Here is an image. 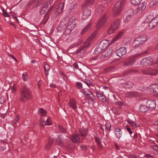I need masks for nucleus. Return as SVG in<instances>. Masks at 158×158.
I'll use <instances>...</instances> for the list:
<instances>
[{"mask_svg": "<svg viewBox=\"0 0 158 158\" xmlns=\"http://www.w3.org/2000/svg\"><path fill=\"white\" fill-rule=\"evenodd\" d=\"M20 100L22 102H25L31 97V93L30 89L25 86L21 89Z\"/></svg>", "mask_w": 158, "mask_h": 158, "instance_id": "nucleus-1", "label": "nucleus"}, {"mask_svg": "<svg viewBox=\"0 0 158 158\" xmlns=\"http://www.w3.org/2000/svg\"><path fill=\"white\" fill-rule=\"evenodd\" d=\"M125 3V0H119L115 3L113 9V13L114 16H117L121 12Z\"/></svg>", "mask_w": 158, "mask_h": 158, "instance_id": "nucleus-2", "label": "nucleus"}, {"mask_svg": "<svg viewBox=\"0 0 158 158\" xmlns=\"http://www.w3.org/2000/svg\"><path fill=\"white\" fill-rule=\"evenodd\" d=\"M76 17H72L68 23L67 28L65 31L64 34L66 35L69 34L74 29L76 25L75 21L76 20Z\"/></svg>", "mask_w": 158, "mask_h": 158, "instance_id": "nucleus-3", "label": "nucleus"}, {"mask_svg": "<svg viewBox=\"0 0 158 158\" xmlns=\"http://www.w3.org/2000/svg\"><path fill=\"white\" fill-rule=\"evenodd\" d=\"M142 72L145 75L155 76L158 74V70L154 68H148L143 69Z\"/></svg>", "mask_w": 158, "mask_h": 158, "instance_id": "nucleus-4", "label": "nucleus"}, {"mask_svg": "<svg viewBox=\"0 0 158 158\" xmlns=\"http://www.w3.org/2000/svg\"><path fill=\"white\" fill-rule=\"evenodd\" d=\"M107 20V16L106 14H104L100 18L97 23L96 27L97 30H99L102 27L105 26Z\"/></svg>", "mask_w": 158, "mask_h": 158, "instance_id": "nucleus-5", "label": "nucleus"}, {"mask_svg": "<svg viewBox=\"0 0 158 158\" xmlns=\"http://www.w3.org/2000/svg\"><path fill=\"white\" fill-rule=\"evenodd\" d=\"M146 102L145 99L139 98V104L140 105L139 107V110L140 111L142 112H145L148 110L147 105L145 106L143 104L146 103Z\"/></svg>", "mask_w": 158, "mask_h": 158, "instance_id": "nucleus-6", "label": "nucleus"}, {"mask_svg": "<svg viewBox=\"0 0 158 158\" xmlns=\"http://www.w3.org/2000/svg\"><path fill=\"white\" fill-rule=\"evenodd\" d=\"M153 60L151 57H147L143 59L140 62L142 66H147L153 64Z\"/></svg>", "mask_w": 158, "mask_h": 158, "instance_id": "nucleus-7", "label": "nucleus"}, {"mask_svg": "<svg viewBox=\"0 0 158 158\" xmlns=\"http://www.w3.org/2000/svg\"><path fill=\"white\" fill-rule=\"evenodd\" d=\"M87 7L83 6V10L82 19L83 20L87 19L89 18L91 15V11L89 9L87 8Z\"/></svg>", "mask_w": 158, "mask_h": 158, "instance_id": "nucleus-8", "label": "nucleus"}, {"mask_svg": "<svg viewBox=\"0 0 158 158\" xmlns=\"http://www.w3.org/2000/svg\"><path fill=\"white\" fill-rule=\"evenodd\" d=\"M149 26L151 29L155 28L158 27V15L152 18L149 22Z\"/></svg>", "mask_w": 158, "mask_h": 158, "instance_id": "nucleus-9", "label": "nucleus"}, {"mask_svg": "<svg viewBox=\"0 0 158 158\" xmlns=\"http://www.w3.org/2000/svg\"><path fill=\"white\" fill-rule=\"evenodd\" d=\"M78 105L77 101L74 98L70 99L68 102L69 107L74 110H76Z\"/></svg>", "mask_w": 158, "mask_h": 158, "instance_id": "nucleus-10", "label": "nucleus"}, {"mask_svg": "<svg viewBox=\"0 0 158 158\" xmlns=\"http://www.w3.org/2000/svg\"><path fill=\"white\" fill-rule=\"evenodd\" d=\"M95 94L98 99L101 102H104L107 101V98L104 94L103 92L97 91L95 92Z\"/></svg>", "mask_w": 158, "mask_h": 158, "instance_id": "nucleus-11", "label": "nucleus"}, {"mask_svg": "<svg viewBox=\"0 0 158 158\" xmlns=\"http://www.w3.org/2000/svg\"><path fill=\"white\" fill-rule=\"evenodd\" d=\"M70 13L71 12L75 13L77 15L79 11L78 9V5L76 3H74L70 6L69 9L68 11Z\"/></svg>", "mask_w": 158, "mask_h": 158, "instance_id": "nucleus-12", "label": "nucleus"}, {"mask_svg": "<svg viewBox=\"0 0 158 158\" xmlns=\"http://www.w3.org/2000/svg\"><path fill=\"white\" fill-rule=\"evenodd\" d=\"M52 1H48L46 3H45L43 6L41 8L40 10V14L41 15L44 14L46 12L47 7L50 5L52 3Z\"/></svg>", "mask_w": 158, "mask_h": 158, "instance_id": "nucleus-13", "label": "nucleus"}, {"mask_svg": "<svg viewBox=\"0 0 158 158\" xmlns=\"http://www.w3.org/2000/svg\"><path fill=\"white\" fill-rule=\"evenodd\" d=\"M117 56L121 57L125 55L127 52V49L126 47H121L115 51Z\"/></svg>", "mask_w": 158, "mask_h": 158, "instance_id": "nucleus-14", "label": "nucleus"}, {"mask_svg": "<svg viewBox=\"0 0 158 158\" xmlns=\"http://www.w3.org/2000/svg\"><path fill=\"white\" fill-rule=\"evenodd\" d=\"M148 110H152L156 108V105L154 100H149L146 102Z\"/></svg>", "mask_w": 158, "mask_h": 158, "instance_id": "nucleus-15", "label": "nucleus"}, {"mask_svg": "<svg viewBox=\"0 0 158 158\" xmlns=\"http://www.w3.org/2000/svg\"><path fill=\"white\" fill-rule=\"evenodd\" d=\"M151 92L155 94L158 93V84L157 83L151 84L149 87Z\"/></svg>", "mask_w": 158, "mask_h": 158, "instance_id": "nucleus-16", "label": "nucleus"}, {"mask_svg": "<svg viewBox=\"0 0 158 158\" xmlns=\"http://www.w3.org/2000/svg\"><path fill=\"white\" fill-rule=\"evenodd\" d=\"M114 133L115 136L119 139L122 135V132L121 129L118 127H115L114 130Z\"/></svg>", "mask_w": 158, "mask_h": 158, "instance_id": "nucleus-17", "label": "nucleus"}, {"mask_svg": "<svg viewBox=\"0 0 158 158\" xmlns=\"http://www.w3.org/2000/svg\"><path fill=\"white\" fill-rule=\"evenodd\" d=\"M124 34V32L122 31L119 32L116 35V36L111 40L110 43L112 44L113 42L118 40L121 39L123 36Z\"/></svg>", "mask_w": 158, "mask_h": 158, "instance_id": "nucleus-18", "label": "nucleus"}, {"mask_svg": "<svg viewBox=\"0 0 158 158\" xmlns=\"http://www.w3.org/2000/svg\"><path fill=\"white\" fill-rule=\"evenodd\" d=\"M64 2H61L56 8L55 14L57 15L61 13L64 9Z\"/></svg>", "mask_w": 158, "mask_h": 158, "instance_id": "nucleus-19", "label": "nucleus"}, {"mask_svg": "<svg viewBox=\"0 0 158 158\" xmlns=\"http://www.w3.org/2000/svg\"><path fill=\"white\" fill-rule=\"evenodd\" d=\"M87 135V130L86 129H81L80 130L78 133V135L82 137L84 139L85 138Z\"/></svg>", "mask_w": 158, "mask_h": 158, "instance_id": "nucleus-20", "label": "nucleus"}, {"mask_svg": "<svg viewBox=\"0 0 158 158\" xmlns=\"http://www.w3.org/2000/svg\"><path fill=\"white\" fill-rule=\"evenodd\" d=\"M147 37L144 34L140 35L139 36V44L142 45L147 40Z\"/></svg>", "mask_w": 158, "mask_h": 158, "instance_id": "nucleus-21", "label": "nucleus"}, {"mask_svg": "<svg viewBox=\"0 0 158 158\" xmlns=\"http://www.w3.org/2000/svg\"><path fill=\"white\" fill-rule=\"evenodd\" d=\"M152 17V15H150L147 17L146 19L144 21H143V19H145V17L143 19V17H141L139 19V20L140 21V22L142 23H146L148 22L149 23L150 21L151 20L150 19H151Z\"/></svg>", "mask_w": 158, "mask_h": 158, "instance_id": "nucleus-22", "label": "nucleus"}, {"mask_svg": "<svg viewBox=\"0 0 158 158\" xmlns=\"http://www.w3.org/2000/svg\"><path fill=\"white\" fill-rule=\"evenodd\" d=\"M51 124V122L48 120V118L46 121L42 118L40 119V126L41 127H44L46 125H50Z\"/></svg>", "mask_w": 158, "mask_h": 158, "instance_id": "nucleus-23", "label": "nucleus"}, {"mask_svg": "<svg viewBox=\"0 0 158 158\" xmlns=\"http://www.w3.org/2000/svg\"><path fill=\"white\" fill-rule=\"evenodd\" d=\"M95 0H86L85 3L83 6L88 7H91L94 4Z\"/></svg>", "mask_w": 158, "mask_h": 158, "instance_id": "nucleus-24", "label": "nucleus"}, {"mask_svg": "<svg viewBox=\"0 0 158 158\" xmlns=\"http://www.w3.org/2000/svg\"><path fill=\"white\" fill-rule=\"evenodd\" d=\"M146 4L144 2H140L139 3V12L140 10L142 11H144L146 9Z\"/></svg>", "mask_w": 158, "mask_h": 158, "instance_id": "nucleus-25", "label": "nucleus"}, {"mask_svg": "<svg viewBox=\"0 0 158 158\" xmlns=\"http://www.w3.org/2000/svg\"><path fill=\"white\" fill-rule=\"evenodd\" d=\"M72 141L74 143H79L80 141V139L78 136L76 134L73 135L71 136Z\"/></svg>", "mask_w": 158, "mask_h": 158, "instance_id": "nucleus-26", "label": "nucleus"}, {"mask_svg": "<svg viewBox=\"0 0 158 158\" xmlns=\"http://www.w3.org/2000/svg\"><path fill=\"white\" fill-rule=\"evenodd\" d=\"M119 23V20L118 19H116L113 22V23L111 24V26L117 30L118 27Z\"/></svg>", "mask_w": 158, "mask_h": 158, "instance_id": "nucleus-27", "label": "nucleus"}, {"mask_svg": "<svg viewBox=\"0 0 158 158\" xmlns=\"http://www.w3.org/2000/svg\"><path fill=\"white\" fill-rule=\"evenodd\" d=\"M95 139L96 143L98 144V146L99 149H101L102 148L103 145L101 143L100 139L95 136Z\"/></svg>", "mask_w": 158, "mask_h": 158, "instance_id": "nucleus-28", "label": "nucleus"}, {"mask_svg": "<svg viewBox=\"0 0 158 158\" xmlns=\"http://www.w3.org/2000/svg\"><path fill=\"white\" fill-rule=\"evenodd\" d=\"M133 18L129 16L128 15L125 14L123 16V21L125 23L129 22Z\"/></svg>", "mask_w": 158, "mask_h": 158, "instance_id": "nucleus-29", "label": "nucleus"}, {"mask_svg": "<svg viewBox=\"0 0 158 158\" xmlns=\"http://www.w3.org/2000/svg\"><path fill=\"white\" fill-rule=\"evenodd\" d=\"M136 60H137L134 58L131 59L126 61L125 64L127 66L131 65L134 64Z\"/></svg>", "mask_w": 158, "mask_h": 158, "instance_id": "nucleus-30", "label": "nucleus"}, {"mask_svg": "<svg viewBox=\"0 0 158 158\" xmlns=\"http://www.w3.org/2000/svg\"><path fill=\"white\" fill-rule=\"evenodd\" d=\"M117 30L111 25L110 26L108 29L107 30V33L109 35L113 33L116 30Z\"/></svg>", "mask_w": 158, "mask_h": 158, "instance_id": "nucleus-31", "label": "nucleus"}, {"mask_svg": "<svg viewBox=\"0 0 158 158\" xmlns=\"http://www.w3.org/2000/svg\"><path fill=\"white\" fill-rule=\"evenodd\" d=\"M125 14H127V15H128L129 16L132 18H133L134 16L135 15L133 10L131 9L128 10L125 13Z\"/></svg>", "mask_w": 158, "mask_h": 158, "instance_id": "nucleus-32", "label": "nucleus"}, {"mask_svg": "<svg viewBox=\"0 0 158 158\" xmlns=\"http://www.w3.org/2000/svg\"><path fill=\"white\" fill-rule=\"evenodd\" d=\"M92 23L89 22L88 24L82 29L81 33H85L88 30L92 25Z\"/></svg>", "mask_w": 158, "mask_h": 158, "instance_id": "nucleus-33", "label": "nucleus"}, {"mask_svg": "<svg viewBox=\"0 0 158 158\" xmlns=\"http://www.w3.org/2000/svg\"><path fill=\"white\" fill-rule=\"evenodd\" d=\"M102 50V47L100 46L96 47L95 49L94 53L98 55L101 52Z\"/></svg>", "mask_w": 158, "mask_h": 158, "instance_id": "nucleus-34", "label": "nucleus"}, {"mask_svg": "<svg viewBox=\"0 0 158 158\" xmlns=\"http://www.w3.org/2000/svg\"><path fill=\"white\" fill-rule=\"evenodd\" d=\"M107 46L108 44L106 43L105 41H102L99 45V46L102 47L103 50L106 49Z\"/></svg>", "mask_w": 158, "mask_h": 158, "instance_id": "nucleus-35", "label": "nucleus"}, {"mask_svg": "<svg viewBox=\"0 0 158 158\" xmlns=\"http://www.w3.org/2000/svg\"><path fill=\"white\" fill-rule=\"evenodd\" d=\"M125 87L127 88H130L133 86L132 82L130 81H127L125 83Z\"/></svg>", "mask_w": 158, "mask_h": 158, "instance_id": "nucleus-36", "label": "nucleus"}, {"mask_svg": "<svg viewBox=\"0 0 158 158\" xmlns=\"http://www.w3.org/2000/svg\"><path fill=\"white\" fill-rule=\"evenodd\" d=\"M39 114L41 116H44L46 115L47 112L44 110L42 108H40L38 110Z\"/></svg>", "mask_w": 158, "mask_h": 158, "instance_id": "nucleus-37", "label": "nucleus"}, {"mask_svg": "<svg viewBox=\"0 0 158 158\" xmlns=\"http://www.w3.org/2000/svg\"><path fill=\"white\" fill-rule=\"evenodd\" d=\"M20 116L19 114H16L13 120L14 124H16L19 120Z\"/></svg>", "mask_w": 158, "mask_h": 158, "instance_id": "nucleus-38", "label": "nucleus"}, {"mask_svg": "<svg viewBox=\"0 0 158 158\" xmlns=\"http://www.w3.org/2000/svg\"><path fill=\"white\" fill-rule=\"evenodd\" d=\"M104 8L102 5H98L96 8V10L99 13H101L104 10Z\"/></svg>", "mask_w": 158, "mask_h": 158, "instance_id": "nucleus-39", "label": "nucleus"}, {"mask_svg": "<svg viewBox=\"0 0 158 158\" xmlns=\"http://www.w3.org/2000/svg\"><path fill=\"white\" fill-rule=\"evenodd\" d=\"M138 37H136L132 45L135 48H136L138 47Z\"/></svg>", "mask_w": 158, "mask_h": 158, "instance_id": "nucleus-40", "label": "nucleus"}, {"mask_svg": "<svg viewBox=\"0 0 158 158\" xmlns=\"http://www.w3.org/2000/svg\"><path fill=\"white\" fill-rule=\"evenodd\" d=\"M28 73L24 72L22 74V78L24 81H27L28 80Z\"/></svg>", "mask_w": 158, "mask_h": 158, "instance_id": "nucleus-41", "label": "nucleus"}, {"mask_svg": "<svg viewBox=\"0 0 158 158\" xmlns=\"http://www.w3.org/2000/svg\"><path fill=\"white\" fill-rule=\"evenodd\" d=\"M83 46L85 48L88 47L91 44V41L87 39V40L84 43Z\"/></svg>", "mask_w": 158, "mask_h": 158, "instance_id": "nucleus-42", "label": "nucleus"}, {"mask_svg": "<svg viewBox=\"0 0 158 158\" xmlns=\"http://www.w3.org/2000/svg\"><path fill=\"white\" fill-rule=\"evenodd\" d=\"M56 142V144L59 145H62L63 144V140L60 138L57 139Z\"/></svg>", "mask_w": 158, "mask_h": 158, "instance_id": "nucleus-43", "label": "nucleus"}, {"mask_svg": "<svg viewBox=\"0 0 158 158\" xmlns=\"http://www.w3.org/2000/svg\"><path fill=\"white\" fill-rule=\"evenodd\" d=\"M58 127L59 130L61 132L63 133L66 132V129L63 126L59 125Z\"/></svg>", "mask_w": 158, "mask_h": 158, "instance_id": "nucleus-44", "label": "nucleus"}, {"mask_svg": "<svg viewBox=\"0 0 158 158\" xmlns=\"http://www.w3.org/2000/svg\"><path fill=\"white\" fill-rule=\"evenodd\" d=\"M85 48L83 46L82 47H81V48L78 49L76 50V52L77 53H83L84 52L85 50Z\"/></svg>", "mask_w": 158, "mask_h": 158, "instance_id": "nucleus-45", "label": "nucleus"}, {"mask_svg": "<svg viewBox=\"0 0 158 158\" xmlns=\"http://www.w3.org/2000/svg\"><path fill=\"white\" fill-rule=\"evenodd\" d=\"M106 127V129L109 131L111 130V124L110 123H106L105 125Z\"/></svg>", "mask_w": 158, "mask_h": 158, "instance_id": "nucleus-46", "label": "nucleus"}, {"mask_svg": "<svg viewBox=\"0 0 158 158\" xmlns=\"http://www.w3.org/2000/svg\"><path fill=\"white\" fill-rule=\"evenodd\" d=\"M89 93V95H88V96H89L88 98L89 100H94L95 99V96L93 94H90Z\"/></svg>", "mask_w": 158, "mask_h": 158, "instance_id": "nucleus-47", "label": "nucleus"}, {"mask_svg": "<svg viewBox=\"0 0 158 158\" xmlns=\"http://www.w3.org/2000/svg\"><path fill=\"white\" fill-rule=\"evenodd\" d=\"M44 66L45 71L49 70L50 69V66L46 62L44 63Z\"/></svg>", "mask_w": 158, "mask_h": 158, "instance_id": "nucleus-48", "label": "nucleus"}, {"mask_svg": "<svg viewBox=\"0 0 158 158\" xmlns=\"http://www.w3.org/2000/svg\"><path fill=\"white\" fill-rule=\"evenodd\" d=\"M84 82L87 84L89 87V86H93V83H91L90 81L88 80H85Z\"/></svg>", "mask_w": 158, "mask_h": 158, "instance_id": "nucleus-49", "label": "nucleus"}, {"mask_svg": "<svg viewBox=\"0 0 158 158\" xmlns=\"http://www.w3.org/2000/svg\"><path fill=\"white\" fill-rule=\"evenodd\" d=\"M96 34V32H95L92 34L88 38V39L91 41L93 38H94Z\"/></svg>", "mask_w": 158, "mask_h": 158, "instance_id": "nucleus-50", "label": "nucleus"}, {"mask_svg": "<svg viewBox=\"0 0 158 158\" xmlns=\"http://www.w3.org/2000/svg\"><path fill=\"white\" fill-rule=\"evenodd\" d=\"M76 87L80 89H81L82 88V84L80 82H77L76 84Z\"/></svg>", "mask_w": 158, "mask_h": 158, "instance_id": "nucleus-51", "label": "nucleus"}, {"mask_svg": "<svg viewBox=\"0 0 158 158\" xmlns=\"http://www.w3.org/2000/svg\"><path fill=\"white\" fill-rule=\"evenodd\" d=\"M153 64L156 66H158V57L153 60Z\"/></svg>", "mask_w": 158, "mask_h": 158, "instance_id": "nucleus-52", "label": "nucleus"}, {"mask_svg": "<svg viewBox=\"0 0 158 158\" xmlns=\"http://www.w3.org/2000/svg\"><path fill=\"white\" fill-rule=\"evenodd\" d=\"M131 3L134 6H137L138 5V0H131Z\"/></svg>", "mask_w": 158, "mask_h": 158, "instance_id": "nucleus-53", "label": "nucleus"}, {"mask_svg": "<svg viewBox=\"0 0 158 158\" xmlns=\"http://www.w3.org/2000/svg\"><path fill=\"white\" fill-rule=\"evenodd\" d=\"M151 149L158 151V145H153L150 146Z\"/></svg>", "mask_w": 158, "mask_h": 158, "instance_id": "nucleus-54", "label": "nucleus"}, {"mask_svg": "<svg viewBox=\"0 0 158 158\" xmlns=\"http://www.w3.org/2000/svg\"><path fill=\"white\" fill-rule=\"evenodd\" d=\"M82 92L84 94L86 95L87 96H88V95H89V93H90V92H89V90H86L84 89H83L82 90Z\"/></svg>", "mask_w": 158, "mask_h": 158, "instance_id": "nucleus-55", "label": "nucleus"}, {"mask_svg": "<svg viewBox=\"0 0 158 158\" xmlns=\"http://www.w3.org/2000/svg\"><path fill=\"white\" fill-rule=\"evenodd\" d=\"M125 129L128 131L130 134H131L132 133V131L131 130V128L129 126L127 125L125 127Z\"/></svg>", "mask_w": 158, "mask_h": 158, "instance_id": "nucleus-56", "label": "nucleus"}, {"mask_svg": "<svg viewBox=\"0 0 158 158\" xmlns=\"http://www.w3.org/2000/svg\"><path fill=\"white\" fill-rule=\"evenodd\" d=\"M2 11L3 12V15L4 16L6 17H8L9 16L7 12H6L4 10H3Z\"/></svg>", "mask_w": 158, "mask_h": 158, "instance_id": "nucleus-57", "label": "nucleus"}, {"mask_svg": "<svg viewBox=\"0 0 158 158\" xmlns=\"http://www.w3.org/2000/svg\"><path fill=\"white\" fill-rule=\"evenodd\" d=\"M5 98L4 97L2 96L0 98V103L2 104L5 101Z\"/></svg>", "mask_w": 158, "mask_h": 158, "instance_id": "nucleus-58", "label": "nucleus"}, {"mask_svg": "<svg viewBox=\"0 0 158 158\" xmlns=\"http://www.w3.org/2000/svg\"><path fill=\"white\" fill-rule=\"evenodd\" d=\"M102 55L103 56L106 57L109 56L107 51H105L102 52Z\"/></svg>", "mask_w": 158, "mask_h": 158, "instance_id": "nucleus-59", "label": "nucleus"}, {"mask_svg": "<svg viewBox=\"0 0 158 158\" xmlns=\"http://www.w3.org/2000/svg\"><path fill=\"white\" fill-rule=\"evenodd\" d=\"M73 66L76 69H77L79 68L78 64L77 63H76V62L74 63L73 64Z\"/></svg>", "mask_w": 158, "mask_h": 158, "instance_id": "nucleus-60", "label": "nucleus"}, {"mask_svg": "<svg viewBox=\"0 0 158 158\" xmlns=\"http://www.w3.org/2000/svg\"><path fill=\"white\" fill-rule=\"evenodd\" d=\"M115 103L117 105L120 106H122L124 104L122 102H116Z\"/></svg>", "mask_w": 158, "mask_h": 158, "instance_id": "nucleus-61", "label": "nucleus"}, {"mask_svg": "<svg viewBox=\"0 0 158 158\" xmlns=\"http://www.w3.org/2000/svg\"><path fill=\"white\" fill-rule=\"evenodd\" d=\"M158 2V0H153L152 2H151V4L152 5H154L156 4V3Z\"/></svg>", "mask_w": 158, "mask_h": 158, "instance_id": "nucleus-62", "label": "nucleus"}, {"mask_svg": "<svg viewBox=\"0 0 158 158\" xmlns=\"http://www.w3.org/2000/svg\"><path fill=\"white\" fill-rule=\"evenodd\" d=\"M6 149V148L5 147L3 146H1L0 147V151H5Z\"/></svg>", "mask_w": 158, "mask_h": 158, "instance_id": "nucleus-63", "label": "nucleus"}, {"mask_svg": "<svg viewBox=\"0 0 158 158\" xmlns=\"http://www.w3.org/2000/svg\"><path fill=\"white\" fill-rule=\"evenodd\" d=\"M144 156H146L147 158H153V156L150 155H146L144 154Z\"/></svg>", "mask_w": 158, "mask_h": 158, "instance_id": "nucleus-64", "label": "nucleus"}]
</instances>
